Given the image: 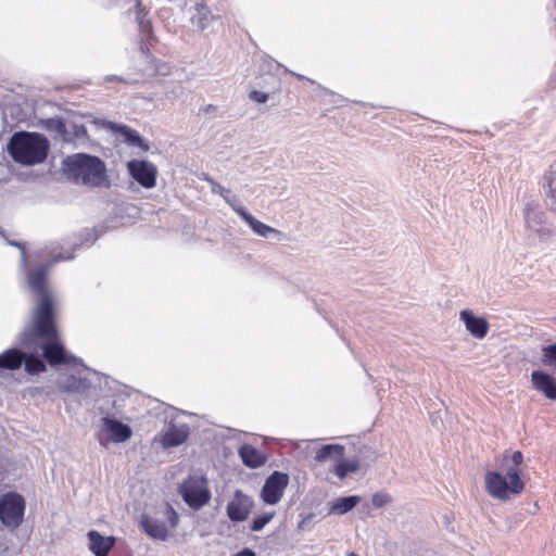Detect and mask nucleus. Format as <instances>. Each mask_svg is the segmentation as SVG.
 Wrapping results in <instances>:
<instances>
[{
	"label": "nucleus",
	"mask_w": 556,
	"mask_h": 556,
	"mask_svg": "<svg viewBox=\"0 0 556 556\" xmlns=\"http://www.w3.org/2000/svg\"><path fill=\"white\" fill-rule=\"evenodd\" d=\"M543 362L545 364L556 365V344L543 348Z\"/></svg>",
	"instance_id": "obj_26"
},
{
	"label": "nucleus",
	"mask_w": 556,
	"mask_h": 556,
	"mask_svg": "<svg viewBox=\"0 0 556 556\" xmlns=\"http://www.w3.org/2000/svg\"><path fill=\"white\" fill-rule=\"evenodd\" d=\"M112 129L116 134L121 135L124 138V140L126 142H128L129 144L138 146V147L142 146V142H143L142 138L136 130H134L129 126L113 124Z\"/></svg>",
	"instance_id": "obj_22"
},
{
	"label": "nucleus",
	"mask_w": 556,
	"mask_h": 556,
	"mask_svg": "<svg viewBox=\"0 0 556 556\" xmlns=\"http://www.w3.org/2000/svg\"><path fill=\"white\" fill-rule=\"evenodd\" d=\"M24 361L23 351L16 348L8 349L0 354V372L16 371Z\"/></svg>",
	"instance_id": "obj_18"
},
{
	"label": "nucleus",
	"mask_w": 556,
	"mask_h": 556,
	"mask_svg": "<svg viewBox=\"0 0 556 556\" xmlns=\"http://www.w3.org/2000/svg\"><path fill=\"white\" fill-rule=\"evenodd\" d=\"M358 502V496L341 497L333 503L331 510L336 514L343 515L355 507Z\"/></svg>",
	"instance_id": "obj_24"
},
{
	"label": "nucleus",
	"mask_w": 556,
	"mask_h": 556,
	"mask_svg": "<svg viewBox=\"0 0 556 556\" xmlns=\"http://www.w3.org/2000/svg\"><path fill=\"white\" fill-rule=\"evenodd\" d=\"M232 556H255V553L250 548H244Z\"/></svg>",
	"instance_id": "obj_29"
},
{
	"label": "nucleus",
	"mask_w": 556,
	"mask_h": 556,
	"mask_svg": "<svg viewBox=\"0 0 556 556\" xmlns=\"http://www.w3.org/2000/svg\"><path fill=\"white\" fill-rule=\"evenodd\" d=\"M101 421L102 427L99 433V442L103 446H105L108 442H126L132 435L131 428L117 419L103 417Z\"/></svg>",
	"instance_id": "obj_10"
},
{
	"label": "nucleus",
	"mask_w": 556,
	"mask_h": 556,
	"mask_svg": "<svg viewBox=\"0 0 556 556\" xmlns=\"http://www.w3.org/2000/svg\"><path fill=\"white\" fill-rule=\"evenodd\" d=\"M50 266L51 264H40L26 271L28 289L36 300L30 319L37 318L43 309L47 311L48 316L55 314V300L48 282Z\"/></svg>",
	"instance_id": "obj_4"
},
{
	"label": "nucleus",
	"mask_w": 556,
	"mask_h": 556,
	"mask_svg": "<svg viewBox=\"0 0 556 556\" xmlns=\"http://www.w3.org/2000/svg\"><path fill=\"white\" fill-rule=\"evenodd\" d=\"M25 513V500L16 492H8L0 497V521L9 530L17 529Z\"/></svg>",
	"instance_id": "obj_7"
},
{
	"label": "nucleus",
	"mask_w": 556,
	"mask_h": 556,
	"mask_svg": "<svg viewBox=\"0 0 556 556\" xmlns=\"http://www.w3.org/2000/svg\"><path fill=\"white\" fill-rule=\"evenodd\" d=\"M289 482V476L285 472L274 471L265 481L262 489V500L268 505L277 504Z\"/></svg>",
	"instance_id": "obj_12"
},
{
	"label": "nucleus",
	"mask_w": 556,
	"mask_h": 556,
	"mask_svg": "<svg viewBox=\"0 0 556 556\" xmlns=\"http://www.w3.org/2000/svg\"><path fill=\"white\" fill-rule=\"evenodd\" d=\"M219 21L220 16L214 15L205 3H197L195 13L191 16V23L199 30L210 29L214 23Z\"/></svg>",
	"instance_id": "obj_16"
},
{
	"label": "nucleus",
	"mask_w": 556,
	"mask_h": 556,
	"mask_svg": "<svg viewBox=\"0 0 556 556\" xmlns=\"http://www.w3.org/2000/svg\"><path fill=\"white\" fill-rule=\"evenodd\" d=\"M216 188H218L222 195H224V192H228V190H226L224 187H222L219 185H216Z\"/></svg>",
	"instance_id": "obj_32"
},
{
	"label": "nucleus",
	"mask_w": 556,
	"mask_h": 556,
	"mask_svg": "<svg viewBox=\"0 0 556 556\" xmlns=\"http://www.w3.org/2000/svg\"><path fill=\"white\" fill-rule=\"evenodd\" d=\"M68 176L76 182L90 187H100L106 182L105 165L97 156L89 154H75L65 162Z\"/></svg>",
	"instance_id": "obj_5"
},
{
	"label": "nucleus",
	"mask_w": 556,
	"mask_h": 556,
	"mask_svg": "<svg viewBox=\"0 0 556 556\" xmlns=\"http://www.w3.org/2000/svg\"><path fill=\"white\" fill-rule=\"evenodd\" d=\"M243 219L251 226V228L257 235L262 237H267L270 232H278L276 229L267 226L266 224L255 219L252 215L247 213L244 210H238Z\"/></svg>",
	"instance_id": "obj_23"
},
{
	"label": "nucleus",
	"mask_w": 556,
	"mask_h": 556,
	"mask_svg": "<svg viewBox=\"0 0 556 556\" xmlns=\"http://www.w3.org/2000/svg\"><path fill=\"white\" fill-rule=\"evenodd\" d=\"M215 109H216V108H215L214 105L208 104V105H206V106H203V108L201 109V111H202L203 113H211V112L215 111Z\"/></svg>",
	"instance_id": "obj_31"
},
{
	"label": "nucleus",
	"mask_w": 556,
	"mask_h": 556,
	"mask_svg": "<svg viewBox=\"0 0 556 556\" xmlns=\"http://www.w3.org/2000/svg\"><path fill=\"white\" fill-rule=\"evenodd\" d=\"M349 556H358V555L355 553H350Z\"/></svg>",
	"instance_id": "obj_34"
},
{
	"label": "nucleus",
	"mask_w": 556,
	"mask_h": 556,
	"mask_svg": "<svg viewBox=\"0 0 556 556\" xmlns=\"http://www.w3.org/2000/svg\"><path fill=\"white\" fill-rule=\"evenodd\" d=\"M372 503L376 505V506H381L386 503L384 500H382V497L379 495V494H375L374 495V498H372Z\"/></svg>",
	"instance_id": "obj_30"
},
{
	"label": "nucleus",
	"mask_w": 556,
	"mask_h": 556,
	"mask_svg": "<svg viewBox=\"0 0 556 556\" xmlns=\"http://www.w3.org/2000/svg\"><path fill=\"white\" fill-rule=\"evenodd\" d=\"M37 340H41L40 349L43 359L50 366L73 365L76 357L71 355L61 339L55 314L48 316L47 311L35 319H30L29 324L20 333V344L23 348L31 349Z\"/></svg>",
	"instance_id": "obj_1"
},
{
	"label": "nucleus",
	"mask_w": 556,
	"mask_h": 556,
	"mask_svg": "<svg viewBox=\"0 0 556 556\" xmlns=\"http://www.w3.org/2000/svg\"><path fill=\"white\" fill-rule=\"evenodd\" d=\"M79 132L86 134V128L84 126L77 127L76 134L78 135Z\"/></svg>",
	"instance_id": "obj_33"
},
{
	"label": "nucleus",
	"mask_w": 556,
	"mask_h": 556,
	"mask_svg": "<svg viewBox=\"0 0 556 556\" xmlns=\"http://www.w3.org/2000/svg\"><path fill=\"white\" fill-rule=\"evenodd\" d=\"M345 447L341 444H326L316 451L315 460L324 463L328 459L333 462V472L339 479H344L349 473L359 469V460L356 458L345 459Z\"/></svg>",
	"instance_id": "obj_6"
},
{
	"label": "nucleus",
	"mask_w": 556,
	"mask_h": 556,
	"mask_svg": "<svg viewBox=\"0 0 556 556\" xmlns=\"http://www.w3.org/2000/svg\"><path fill=\"white\" fill-rule=\"evenodd\" d=\"M250 99L257 103H265L268 100V94L262 91L252 90L249 94Z\"/></svg>",
	"instance_id": "obj_27"
},
{
	"label": "nucleus",
	"mask_w": 556,
	"mask_h": 556,
	"mask_svg": "<svg viewBox=\"0 0 556 556\" xmlns=\"http://www.w3.org/2000/svg\"><path fill=\"white\" fill-rule=\"evenodd\" d=\"M189 437V430L186 426H172L162 437V445L166 448L184 444Z\"/></svg>",
	"instance_id": "obj_20"
},
{
	"label": "nucleus",
	"mask_w": 556,
	"mask_h": 556,
	"mask_svg": "<svg viewBox=\"0 0 556 556\" xmlns=\"http://www.w3.org/2000/svg\"><path fill=\"white\" fill-rule=\"evenodd\" d=\"M49 149V140L39 132L17 131L13 134L8 144L11 157L26 166L43 163Z\"/></svg>",
	"instance_id": "obj_3"
},
{
	"label": "nucleus",
	"mask_w": 556,
	"mask_h": 556,
	"mask_svg": "<svg viewBox=\"0 0 556 556\" xmlns=\"http://www.w3.org/2000/svg\"><path fill=\"white\" fill-rule=\"evenodd\" d=\"M460 319L465 323L466 329L477 339H483L489 331V323L483 317H476L470 311L460 312Z\"/></svg>",
	"instance_id": "obj_15"
},
{
	"label": "nucleus",
	"mask_w": 556,
	"mask_h": 556,
	"mask_svg": "<svg viewBox=\"0 0 556 556\" xmlns=\"http://www.w3.org/2000/svg\"><path fill=\"white\" fill-rule=\"evenodd\" d=\"M139 25H140V28H141L142 31H146V33H148L150 35V33H151V24L149 22L140 21Z\"/></svg>",
	"instance_id": "obj_28"
},
{
	"label": "nucleus",
	"mask_w": 556,
	"mask_h": 556,
	"mask_svg": "<svg viewBox=\"0 0 556 556\" xmlns=\"http://www.w3.org/2000/svg\"><path fill=\"white\" fill-rule=\"evenodd\" d=\"M531 382L535 390L542 392L547 399L556 401V379L541 370L531 374Z\"/></svg>",
	"instance_id": "obj_14"
},
{
	"label": "nucleus",
	"mask_w": 556,
	"mask_h": 556,
	"mask_svg": "<svg viewBox=\"0 0 556 556\" xmlns=\"http://www.w3.org/2000/svg\"><path fill=\"white\" fill-rule=\"evenodd\" d=\"M523 463V455L520 451H515L510 455L504 453L501 465L505 468V473L497 470H488L484 473L485 492L494 500L506 502L513 496L521 494L526 489V483L520 475V466Z\"/></svg>",
	"instance_id": "obj_2"
},
{
	"label": "nucleus",
	"mask_w": 556,
	"mask_h": 556,
	"mask_svg": "<svg viewBox=\"0 0 556 556\" xmlns=\"http://www.w3.org/2000/svg\"><path fill=\"white\" fill-rule=\"evenodd\" d=\"M131 177L143 188L151 189L156 185L157 168L143 160H131L127 163Z\"/></svg>",
	"instance_id": "obj_11"
},
{
	"label": "nucleus",
	"mask_w": 556,
	"mask_h": 556,
	"mask_svg": "<svg viewBox=\"0 0 556 556\" xmlns=\"http://www.w3.org/2000/svg\"><path fill=\"white\" fill-rule=\"evenodd\" d=\"M179 493L191 508L199 509L211 500L207 481L202 476H189L179 485Z\"/></svg>",
	"instance_id": "obj_9"
},
{
	"label": "nucleus",
	"mask_w": 556,
	"mask_h": 556,
	"mask_svg": "<svg viewBox=\"0 0 556 556\" xmlns=\"http://www.w3.org/2000/svg\"><path fill=\"white\" fill-rule=\"evenodd\" d=\"M274 513H265L255 517L252 521L251 530L255 532L261 531L274 518Z\"/></svg>",
	"instance_id": "obj_25"
},
{
	"label": "nucleus",
	"mask_w": 556,
	"mask_h": 556,
	"mask_svg": "<svg viewBox=\"0 0 556 556\" xmlns=\"http://www.w3.org/2000/svg\"><path fill=\"white\" fill-rule=\"evenodd\" d=\"M238 452L242 463L250 468H258L267 460V456L262 451L250 444H243Z\"/></svg>",
	"instance_id": "obj_19"
},
{
	"label": "nucleus",
	"mask_w": 556,
	"mask_h": 556,
	"mask_svg": "<svg viewBox=\"0 0 556 556\" xmlns=\"http://www.w3.org/2000/svg\"><path fill=\"white\" fill-rule=\"evenodd\" d=\"M163 515L165 516L167 523L149 515L141 516L140 527L150 538L154 540H167L170 530L178 526L179 516L170 504H165Z\"/></svg>",
	"instance_id": "obj_8"
},
{
	"label": "nucleus",
	"mask_w": 556,
	"mask_h": 556,
	"mask_svg": "<svg viewBox=\"0 0 556 556\" xmlns=\"http://www.w3.org/2000/svg\"><path fill=\"white\" fill-rule=\"evenodd\" d=\"M24 369L30 376L39 375L47 370L45 362L36 354L24 353Z\"/></svg>",
	"instance_id": "obj_21"
},
{
	"label": "nucleus",
	"mask_w": 556,
	"mask_h": 556,
	"mask_svg": "<svg viewBox=\"0 0 556 556\" xmlns=\"http://www.w3.org/2000/svg\"><path fill=\"white\" fill-rule=\"evenodd\" d=\"M61 260H63V258H62V257H56V258L54 260V262H58V261H61Z\"/></svg>",
	"instance_id": "obj_35"
},
{
	"label": "nucleus",
	"mask_w": 556,
	"mask_h": 556,
	"mask_svg": "<svg viewBox=\"0 0 556 556\" xmlns=\"http://www.w3.org/2000/svg\"><path fill=\"white\" fill-rule=\"evenodd\" d=\"M88 539L89 549L96 556H108L110 551L115 545L114 536H103L98 531L94 530L88 532Z\"/></svg>",
	"instance_id": "obj_17"
},
{
	"label": "nucleus",
	"mask_w": 556,
	"mask_h": 556,
	"mask_svg": "<svg viewBox=\"0 0 556 556\" xmlns=\"http://www.w3.org/2000/svg\"><path fill=\"white\" fill-rule=\"evenodd\" d=\"M252 507L253 501L240 490H237L227 505V515L231 521H243L249 517Z\"/></svg>",
	"instance_id": "obj_13"
}]
</instances>
